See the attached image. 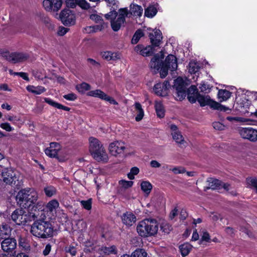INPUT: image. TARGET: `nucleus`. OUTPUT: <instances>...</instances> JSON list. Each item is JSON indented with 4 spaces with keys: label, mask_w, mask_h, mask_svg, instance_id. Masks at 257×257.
<instances>
[{
    "label": "nucleus",
    "mask_w": 257,
    "mask_h": 257,
    "mask_svg": "<svg viewBox=\"0 0 257 257\" xmlns=\"http://www.w3.org/2000/svg\"><path fill=\"white\" fill-rule=\"evenodd\" d=\"M109 7H111V11L105 15L106 19L110 20L111 26L114 31L119 30L124 24L125 17L129 14L127 8H121L118 10V13L116 10L118 8L119 2L117 0H105Z\"/></svg>",
    "instance_id": "nucleus-1"
},
{
    "label": "nucleus",
    "mask_w": 257,
    "mask_h": 257,
    "mask_svg": "<svg viewBox=\"0 0 257 257\" xmlns=\"http://www.w3.org/2000/svg\"><path fill=\"white\" fill-rule=\"evenodd\" d=\"M38 197V192L35 189L26 188L19 191L16 196V199L18 202L25 208L30 207L31 206L36 204V205L33 206V208H37L39 207V210L41 209V214L42 215L44 203L42 201L37 202Z\"/></svg>",
    "instance_id": "nucleus-2"
},
{
    "label": "nucleus",
    "mask_w": 257,
    "mask_h": 257,
    "mask_svg": "<svg viewBox=\"0 0 257 257\" xmlns=\"http://www.w3.org/2000/svg\"><path fill=\"white\" fill-rule=\"evenodd\" d=\"M136 230L139 235L142 237H147L154 236L158 232V224L155 219H144L138 223Z\"/></svg>",
    "instance_id": "nucleus-3"
},
{
    "label": "nucleus",
    "mask_w": 257,
    "mask_h": 257,
    "mask_svg": "<svg viewBox=\"0 0 257 257\" xmlns=\"http://www.w3.org/2000/svg\"><path fill=\"white\" fill-rule=\"evenodd\" d=\"M89 151L93 157L97 161L107 162L108 156L101 143L92 137L89 138Z\"/></svg>",
    "instance_id": "nucleus-4"
},
{
    "label": "nucleus",
    "mask_w": 257,
    "mask_h": 257,
    "mask_svg": "<svg viewBox=\"0 0 257 257\" xmlns=\"http://www.w3.org/2000/svg\"><path fill=\"white\" fill-rule=\"evenodd\" d=\"M31 231L34 236L47 238L52 235L53 229L49 222L39 219L34 222Z\"/></svg>",
    "instance_id": "nucleus-5"
},
{
    "label": "nucleus",
    "mask_w": 257,
    "mask_h": 257,
    "mask_svg": "<svg viewBox=\"0 0 257 257\" xmlns=\"http://www.w3.org/2000/svg\"><path fill=\"white\" fill-rule=\"evenodd\" d=\"M39 215V211H36V209H35V212L32 213H27L23 209H16L12 213L11 217L12 220L17 224L21 225L32 221L38 218Z\"/></svg>",
    "instance_id": "nucleus-6"
},
{
    "label": "nucleus",
    "mask_w": 257,
    "mask_h": 257,
    "mask_svg": "<svg viewBox=\"0 0 257 257\" xmlns=\"http://www.w3.org/2000/svg\"><path fill=\"white\" fill-rule=\"evenodd\" d=\"M197 96V101L201 106L209 105L214 109L219 110L224 112L230 111V109L225 106L221 105L217 102L211 100L208 95H202L199 94Z\"/></svg>",
    "instance_id": "nucleus-7"
},
{
    "label": "nucleus",
    "mask_w": 257,
    "mask_h": 257,
    "mask_svg": "<svg viewBox=\"0 0 257 257\" xmlns=\"http://www.w3.org/2000/svg\"><path fill=\"white\" fill-rule=\"evenodd\" d=\"M3 56L7 60L13 63L23 62L29 58L28 54L23 52H6L3 54Z\"/></svg>",
    "instance_id": "nucleus-8"
},
{
    "label": "nucleus",
    "mask_w": 257,
    "mask_h": 257,
    "mask_svg": "<svg viewBox=\"0 0 257 257\" xmlns=\"http://www.w3.org/2000/svg\"><path fill=\"white\" fill-rule=\"evenodd\" d=\"M125 149V143L119 141H115L109 144L108 148L110 154L116 157L123 154Z\"/></svg>",
    "instance_id": "nucleus-9"
},
{
    "label": "nucleus",
    "mask_w": 257,
    "mask_h": 257,
    "mask_svg": "<svg viewBox=\"0 0 257 257\" xmlns=\"http://www.w3.org/2000/svg\"><path fill=\"white\" fill-rule=\"evenodd\" d=\"M3 181L11 186H19V182L16 176L15 173L12 170L5 168L2 172Z\"/></svg>",
    "instance_id": "nucleus-10"
},
{
    "label": "nucleus",
    "mask_w": 257,
    "mask_h": 257,
    "mask_svg": "<svg viewBox=\"0 0 257 257\" xmlns=\"http://www.w3.org/2000/svg\"><path fill=\"white\" fill-rule=\"evenodd\" d=\"M240 136L251 142L257 141V130L252 127H241L238 130Z\"/></svg>",
    "instance_id": "nucleus-11"
},
{
    "label": "nucleus",
    "mask_w": 257,
    "mask_h": 257,
    "mask_svg": "<svg viewBox=\"0 0 257 257\" xmlns=\"http://www.w3.org/2000/svg\"><path fill=\"white\" fill-rule=\"evenodd\" d=\"M174 87L176 89L177 96L179 100L186 97V89L184 81L181 77H178L174 81Z\"/></svg>",
    "instance_id": "nucleus-12"
},
{
    "label": "nucleus",
    "mask_w": 257,
    "mask_h": 257,
    "mask_svg": "<svg viewBox=\"0 0 257 257\" xmlns=\"http://www.w3.org/2000/svg\"><path fill=\"white\" fill-rule=\"evenodd\" d=\"M59 17L65 25H73L75 21V17L72 12L69 9H64L60 14Z\"/></svg>",
    "instance_id": "nucleus-13"
},
{
    "label": "nucleus",
    "mask_w": 257,
    "mask_h": 257,
    "mask_svg": "<svg viewBox=\"0 0 257 257\" xmlns=\"http://www.w3.org/2000/svg\"><path fill=\"white\" fill-rule=\"evenodd\" d=\"M62 0H44L43 5L48 12H57L62 7Z\"/></svg>",
    "instance_id": "nucleus-14"
},
{
    "label": "nucleus",
    "mask_w": 257,
    "mask_h": 257,
    "mask_svg": "<svg viewBox=\"0 0 257 257\" xmlns=\"http://www.w3.org/2000/svg\"><path fill=\"white\" fill-rule=\"evenodd\" d=\"M16 240L13 238H6L1 242L2 249L7 252L16 253L15 249L16 248Z\"/></svg>",
    "instance_id": "nucleus-15"
},
{
    "label": "nucleus",
    "mask_w": 257,
    "mask_h": 257,
    "mask_svg": "<svg viewBox=\"0 0 257 257\" xmlns=\"http://www.w3.org/2000/svg\"><path fill=\"white\" fill-rule=\"evenodd\" d=\"M170 129L171 131V135L173 140L177 144L180 146H185L186 142L185 141L181 132L178 130L177 126L175 124H171L170 125Z\"/></svg>",
    "instance_id": "nucleus-16"
},
{
    "label": "nucleus",
    "mask_w": 257,
    "mask_h": 257,
    "mask_svg": "<svg viewBox=\"0 0 257 257\" xmlns=\"http://www.w3.org/2000/svg\"><path fill=\"white\" fill-rule=\"evenodd\" d=\"M169 87V82L165 81L163 83H157L155 85L153 90L157 95L165 96L167 95Z\"/></svg>",
    "instance_id": "nucleus-17"
},
{
    "label": "nucleus",
    "mask_w": 257,
    "mask_h": 257,
    "mask_svg": "<svg viewBox=\"0 0 257 257\" xmlns=\"http://www.w3.org/2000/svg\"><path fill=\"white\" fill-rule=\"evenodd\" d=\"M61 150V146L59 143H51L50 147L45 150L47 156L50 158H57L59 151Z\"/></svg>",
    "instance_id": "nucleus-18"
},
{
    "label": "nucleus",
    "mask_w": 257,
    "mask_h": 257,
    "mask_svg": "<svg viewBox=\"0 0 257 257\" xmlns=\"http://www.w3.org/2000/svg\"><path fill=\"white\" fill-rule=\"evenodd\" d=\"M122 223L127 226H132L136 221V216L131 212H126L121 216Z\"/></svg>",
    "instance_id": "nucleus-19"
},
{
    "label": "nucleus",
    "mask_w": 257,
    "mask_h": 257,
    "mask_svg": "<svg viewBox=\"0 0 257 257\" xmlns=\"http://www.w3.org/2000/svg\"><path fill=\"white\" fill-rule=\"evenodd\" d=\"M164 56L162 52H160V54L155 55L151 60L150 63V67L152 69L159 70L161 68L162 59L164 58Z\"/></svg>",
    "instance_id": "nucleus-20"
},
{
    "label": "nucleus",
    "mask_w": 257,
    "mask_h": 257,
    "mask_svg": "<svg viewBox=\"0 0 257 257\" xmlns=\"http://www.w3.org/2000/svg\"><path fill=\"white\" fill-rule=\"evenodd\" d=\"M152 44L155 47L159 46L162 39V33L159 30H156L150 34Z\"/></svg>",
    "instance_id": "nucleus-21"
},
{
    "label": "nucleus",
    "mask_w": 257,
    "mask_h": 257,
    "mask_svg": "<svg viewBox=\"0 0 257 257\" xmlns=\"http://www.w3.org/2000/svg\"><path fill=\"white\" fill-rule=\"evenodd\" d=\"M163 64L172 71L175 70L178 66L177 59L173 55H168Z\"/></svg>",
    "instance_id": "nucleus-22"
},
{
    "label": "nucleus",
    "mask_w": 257,
    "mask_h": 257,
    "mask_svg": "<svg viewBox=\"0 0 257 257\" xmlns=\"http://www.w3.org/2000/svg\"><path fill=\"white\" fill-rule=\"evenodd\" d=\"M102 57L107 61H116L120 59L121 55L118 52H112L111 51H105L101 52Z\"/></svg>",
    "instance_id": "nucleus-23"
},
{
    "label": "nucleus",
    "mask_w": 257,
    "mask_h": 257,
    "mask_svg": "<svg viewBox=\"0 0 257 257\" xmlns=\"http://www.w3.org/2000/svg\"><path fill=\"white\" fill-rule=\"evenodd\" d=\"M135 51L143 56H148L152 53V47L151 46L145 47L143 45H138L135 47Z\"/></svg>",
    "instance_id": "nucleus-24"
},
{
    "label": "nucleus",
    "mask_w": 257,
    "mask_h": 257,
    "mask_svg": "<svg viewBox=\"0 0 257 257\" xmlns=\"http://www.w3.org/2000/svg\"><path fill=\"white\" fill-rule=\"evenodd\" d=\"M208 187L207 189L212 190H220L221 189V181L214 178H209L207 179Z\"/></svg>",
    "instance_id": "nucleus-25"
},
{
    "label": "nucleus",
    "mask_w": 257,
    "mask_h": 257,
    "mask_svg": "<svg viewBox=\"0 0 257 257\" xmlns=\"http://www.w3.org/2000/svg\"><path fill=\"white\" fill-rule=\"evenodd\" d=\"M133 182L132 181H126L124 180H120L118 182V184L120 186V187L118 190V194L123 195L124 190L131 187L133 186Z\"/></svg>",
    "instance_id": "nucleus-26"
},
{
    "label": "nucleus",
    "mask_w": 257,
    "mask_h": 257,
    "mask_svg": "<svg viewBox=\"0 0 257 257\" xmlns=\"http://www.w3.org/2000/svg\"><path fill=\"white\" fill-rule=\"evenodd\" d=\"M130 13L133 16L140 17L143 14V8L138 5L132 4L130 5Z\"/></svg>",
    "instance_id": "nucleus-27"
},
{
    "label": "nucleus",
    "mask_w": 257,
    "mask_h": 257,
    "mask_svg": "<svg viewBox=\"0 0 257 257\" xmlns=\"http://www.w3.org/2000/svg\"><path fill=\"white\" fill-rule=\"evenodd\" d=\"M192 246L189 243L186 242L179 246V249L183 257L187 255L192 249Z\"/></svg>",
    "instance_id": "nucleus-28"
},
{
    "label": "nucleus",
    "mask_w": 257,
    "mask_h": 257,
    "mask_svg": "<svg viewBox=\"0 0 257 257\" xmlns=\"http://www.w3.org/2000/svg\"><path fill=\"white\" fill-rule=\"evenodd\" d=\"M135 107L137 113L135 119L137 121H139L143 119L144 115V112L141 104L139 102L135 103Z\"/></svg>",
    "instance_id": "nucleus-29"
},
{
    "label": "nucleus",
    "mask_w": 257,
    "mask_h": 257,
    "mask_svg": "<svg viewBox=\"0 0 257 257\" xmlns=\"http://www.w3.org/2000/svg\"><path fill=\"white\" fill-rule=\"evenodd\" d=\"M27 90L35 94H40L46 91L45 88L41 86L35 87L33 85H29L27 87Z\"/></svg>",
    "instance_id": "nucleus-30"
},
{
    "label": "nucleus",
    "mask_w": 257,
    "mask_h": 257,
    "mask_svg": "<svg viewBox=\"0 0 257 257\" xmlns=\"http://www.w3.org/2000/svg\"><path fill=\"white\" fill-rule=\"evenodd\" d=\"M100 251L102 253L109 255L110 254H115L117 253L116 247L114 245L109 246H102L100 248Z\"/></svg>",
    "instance_id": "nucleus-31"
},
{
    "label": "nucleus",
    "mask_w": 257,
    "mask_h": 257,
    "mask_svg": "<svg viewBox=\"0 0 257 257\" xmlns=\"http://www.w3.org/2000/svg\"><path fill=\"white\" fill-rule=\"evenodd\" d=\"M246 187L254 189L257 191V178L255 177H248L246 179Z\"/></svg>",
    "instance_id": "nucleus-32"
},
{
    "label": "nucleus",
    "mask_w": 257,
    "mask_h": 257,
    "mask_svg": "<svg viewBox=\"0 0 257 257\" xmlns=\"http://www.w3.org/2000/svg\"><path fill=\"white\" fill-rule=\"evenodd\" d=\"M19 245L25 251H27L30 250V245L25 237L21 236L19 237Z\"/></svg>",
    "instance_id": "nucleus-33"
},
{
    "label": "nucleus",
    "mask_w": 257,
    "mask_h": 257,
    "mask_svg": "<svg viewBox=\"0 0 257 257\" xmlns=\"http://www.w3.org/2000/svg\"><path fill=\"white\" fill-rule=\"evenodd\" d=\"M231 96V93L228 90L221 89L218 93V97L220 101H226Z\"/></svg>",
    "instance_id": "nucleus-34"
},
{
    "label": "nucleus",
    "mask_w": 257,
    "mask_h": 257,
    "mask_svg": "<svg viewBox=\"0 0 257 257\" xmlns=\"http://www.w3.org/2000/svg\"><path fill=\"white\" fill-rule=\"evenodd\" d=\"M44 191L46 196L51 197L57 193V189L51 185H48L44 188Z\"/></svg>",
    "instance_id": "nucleus-35"
},
{
    "label": "nucleus",
    "mask_w": 257,
    "mask_h": 257,
    "mask_svg": "<svg viewBox=\"0 0 257 257\" xmlns=\"http://www.w3.org/2000/svg\"><path fill=\"white\" fill-rule=\"evenodd\" d=\"M59 202L56 200H52L47 204L46 208L47 211L51 212L55 211L56 209L59 207Z\"/></svg>",
    "instance_id": "nucleus-36"
},
{
    "label": "nucleus",
    "mask_w": 257,
    "mask_h": 257,
    "mask_svg": "<svg viewBox=\"0 0 257 257\" xmlns=\"http://www.w3.org/2000/svg\"><path fill=\"white\" fill-rule=\"evenodd\" d=\"M87 95L103 99V97L106 96V94L100 89H96L89 91Z\"/></svg>",
    "instance_id": "nucleus-37"
},
{
    "label": "nucleus",
    "mask_w": 257,
    "mask_h": 257,
    "mask_svg": "<svg viewBox=\"0 0 257 257\" xmlns=\"http://www.w3.org/2000/svg\"><path fill=\"white\" fill-rule=\"evenodd\" d=\"M155 109L157 116L160 118H162L165 115V110L162 104L160 102H156Z\"/></svg>",
    "instance_id": "nucleus-38"
},
{
    "label": "nucleus",
    "mask_w": 257,
    "mask_h": 257,
    "mask_svg": "<svg viewBox=\"0 0 257 257\" xmlns=\"http://www.w3.org/2000/svg\"><path fill=\"white\" fill-rule=\"evenodd\" d=\"M200 69L199 64L195 61H191L189 64L188 71L191 74H195Z\"/></svg>",
    "instance_id": "nucleus-39"
},
{
    "label": "nucleus",
    "mask_w": 257,
    "mask_h": 257,
    "mask_svg": "<svg viewBox=\"0 0 257 257\" xmlns=\"http://www.w3.org/2000/svg\"><path fill=\"white\" fill-rule=\"evenodd\" d=\"M157 12V10L154 6H150L145 11V16L148 18H153Z\"/></svg>",
    "instance_id": "nucleus-40"
},
{
    "label": "nucleus",
    "mask_w": 257,
    "mask_h": 257,
    "mask_svg": "<svg viewBox=\"0 0 257 257\" xmlns=\"http://www.w3.org/2000/svg\"><path fill=\"white\" fill-rule=\"evenodd\" d=\"M164 169H168L169 171L173 172L175 174H183L185 172V170L181 167H174L173 168H169L167 165L163 167Z\"/></svg>",
    "instance_id": "nucleus-41"
},
{
    "label": "nucleus",
    "mask_w": 257,
    "mask_h": 257,
    "mask_svg": "<svg viewBox=\"0 0 257 257\" xmlns=\"http://www.w3.org/2000/svg\"><path fill=\"white\" fill-rule=\"evenodd\" d=\"M142 190L146 194L150 193L152 190V186L151 184L148 181H143L141 184Z\"/></svg>",
    "instance_id": "nucleus-42"
},
{
    "label": "nucleus",
    "mask_w": 257,
    "mask_h": 257,
    "mask_svg": "<svg viewBox=\"0 0 257 257\" xmlns=\"http://www.w3.org/2000/svg\"><path fill=\"white\" fill-rule=\"evenodd\" d=\"M144 36V33L142 30H138L133 36L132 39V43L134 44H137L140 38Z\"/></svg>",
    "instance_id": "nucleus-43"
},
{
    "label": "nucleus",
    "mask_w": 257,
    "mask_h": 257,
    "mask_svg": "<svg viewBox=\"0 0 257 257\" xmlns=\"http://www.w3.org/2000/svg\"><path fill=\"white\" fill-rule=\"evenodd\" d=\"M11 228L8 224H3L0 227V236L4 235H8L11 233Z\"/></svg>",
    "instance_id": "nucleus-44"
},
{
    "label": "nucleus",
    "mask_w": 257,
    "mask_h": 257,
    "mask_svg": "<svg viewBox=\"0 0 257 257\" xmlns=\"http://www.w3.org/2000/svg\"><path fill=\"white\" fill-rule=\"evenodd\" d=\"M147 253L143 249H137L132 253V257H147Z\"/></svg>",
    "instance_id": "nucleus-45"
},
{
    "label": "nucleus",
    "mask_w": 257,
    "mask_h": 257,
    "mask_svg": "<svg viewBox=\"0 0 257 257\" xmlns=\"http://www.w3.org/2000/svg\"><path fill=\"white\" fill-rule=\"evenodd\" d=\"M76 88L79 92L83 93L84 91L89 90L90 86L87 83L83 82L80 85H77Z\"/></svg>",
    "instance_id": "nucleus-46"
},
{
    "label": "nucleus",
    "mask_w": 257,
    "mask_h": 257,
    "mask_svg": "<svg viewBox=\"0 0 257 257\" xmlns=\"http://www.w3.org/2000/svg\"><path fill=\"white\" fill-rule=\"evenodd\" d=\"M139 169L138 167H133L129 173L127 174V177L130 180H133L135 178V175L139 173Z\"/></svg>",
    "instance_id": "nucleus-47"
},
{
    "label": "nucleus",
    "mask_w": 257,
    "mask_h": 257,
    "mask_svg": "<svg viewBox=\"0 0 257 257\" xmlns=\"http://www.w3.org/2000/svg\"><path fill=\"white\" fill-rule=\"evenodd\" d=\"M75 2L83 9L87 10L90 8L89 4L85 0H75Z\"/></svg>",
    "instance_id": "nucleus-48"
},
{
    "label": "nucleus",
    "mask_w": 257,
    "mask_h": 257,
    "mask_svg": "<svg viewBox=\"0 0 257 257\" xmlns=\"http://www.w3.org/2000/svg\"><path fill=\"white\" fill-rule=\"evenodd\" d=\"M81 205L83 206L84 208L86 210H89L91 208V200L88 199L87 200H82L80 202Z\"/></svg>",
    "instance_id": "nucleus-49"
},
{
    "label": "nucleus",
    "mask_w": 257,
    "mask_h": 257,
    "mask_svg": "<svg viewBox=\"0 0 257 257\" xmlns=\"http://www.w3.org/2000/svg\"><path fill=\"white\" fill-rule=\"evenodd\" d=\"M91 20L94 21L95 22L101 24L103 23V20L101 16L97 14H92L90 17Z\"/></svg>",
    "instance_id": "nucleus-50"
},
{
    "label": "nucleus",
    "mask_w": 257,
    "mask_h": 257,
    "mask_svg": "<svg viewBox=\"0 0 257 257\" xmlns=\"http://www.w3.org/2000/svg\"><path fill=\"white\" fill-rule=\"evenodd\" d=\"M160 68V76L162 78H164L167 75L169 69L163 63Z\"/></svg>",
    "instance_id": "nucleus-51"
},
{
    "label": "nucleus",
    "mask_w": 257,
    "mask_h": 257,
    "mask_svg": "<svg viewBox=\"0 0 257 257\" xmlns=\"http://www.w3.org/2000/svg\"><path fill=\"white\" fill-rule=\"evenodd\" d=\"M213 127L214 129L218 131L224 130L225 126L220 122H214L212 124Z\"/></svg>",
    "instance_id": "nucleus-52"
},
{
    "label": "nucleus",
    "mask_w": 257,
    "mask_h": 257,
    "mask_svg": "<svg viewBox=\"0 0 257 257\" xmlns=\"http://www.w3.org/2000/svg\"><path fill=\"white\" fill-rule=\"evenodd\" d=\"M0 127L7 132H11L14 130V128L12 127L10 123L8 122L1 123L0 124Z\"/></svg>",
    "instance_id": "nucleus-53"
},
{
    "label": "nucleus",
    "mask_w": 257,
    "mask_h": 257,
    "mask_svg": "<svg viewBox=\"0 0 257 257\" xmlns=\"http://www.w3.org/2000/svg\"><path fill=\"white\" fill-rule=\"evenodd\" d=\"M206 242H210V237L209 233L207 232H204L201 236V239L200 241V244H201L203 241Z\"/></svg>",
    "instance_id": "nucleus-54"
},
{
    "label": "nucleus",
    "mask_w": 257,
    "mask_h": 257,
    "mask_svg": "<svg viewBox=\"0 0 257 257\" xmlns=\"http://www.w3.org/2000/svg\"><path fill=\"white\" fill-rule=\"evenodd\" d=\"M85 29L88 33L96 32V31L101 30L98 26L87 27Z\"/></svg>",
    "instance_id": "nucleus-55"
},
{
    "label": "nucleus",
    "mask_w": 257,
    "mask_h": 257,
    "mask_svg": "<svg viewBox=\"0 0 257 257\" xmlns=\"http://www.w3.org/2000/svg\"><path fill=\"white\" fill-rule=\"evenodd\" d=\"M65 250L67 252L69 253L73 256L75 255L77 252L76 249L73 246H69L68 247H66Z\"/></svg>",
    "instance_id": "nucleus-56"
},
{
    "label": "nucleus",
    "mask_w": 257,
    "mask_h": 257,
    "mask_svg": "<svg viewBox=\"0 0 257 257\" xmlns=\"http://www.w3.org/2000/svg\"><path fill=\"white\" fill-rule=\"evenodd\" d=\"M44 99L45 102H46L49 105H50L54 107L57 108L58 103L53 101V100H52L51 99L49 98L45 97L44 98Z\"/></svg>",
    "instance_id": "nucleus-57"
},
{
    "label": "nucleus",
    "mask_w": 257,
    "mask_h": 257,
    "mask_svg": "<svg viewBox=\"0 0 257 257\" xmlns=\"http://www.w3.org/2000/svg\"><path fill=\"white\" fill-rule=\"evenodd\" d=\"M188 94H196L198 95L199 93L196 86L195 85H191L188 89Z\"/></svg>",
    "instance_id": "nucleus-58"
},
{
    "label": "nucleus",
    "mask_w": 257,
    "mask_h": 257,
    "mask_svg": "<svg viewBox=\"0 0 257 257\" xmlns=\"http://www.w3.org/2000/svg\"><path fill=\"white\" fill-rule=\"evenodd\" d=\"M103 100H106L112 104H117V102L112 97L108 96L106 94V96L103 97Z\"/></svg>",
    "instance_id": "nucleus-59"
},
{
    "label": "nucleus",
    "mask_w": 257,
    "mask_h": 257,
    "mask_svg": "<svg viewBox=\"0 0 257 257\" xmlns=\"http://www.w3.org/2000/svg\"><path fill=\"white\" fill-rule=\"evenodd\" d=\"M69 29L63 27H60L58 31V34L59 36H63L68 32Z\"/></svg>",
    "instance_id": "nucleus-60"
},
{
    "label": "nucleus",
    "mask_w": 257,
    "mask_h": 257,
    "mask_svg": "<svg viewBox=\"0 0 257 257\" xmlns=\"http://www.w3.org/2000/svg\"><path fill=\"white\" fill-rule=\"evenodd\" d=\"M188 99L191 103H195L197 100V96L196 94H188Z\"/></svg>",
    "instance_id": "nucleus-61"
},
{
    "label": "nucleus",
    "mask_w": 257,
    "mask_h": 257,
    "mask_svg": "<svg viewBox=\"0 0 257 257\" xmlns=\"http://www.w3.org/2000/svg\"><path fill=\"white\" fill-rule=\"evenodd\" d=\"M64 98L67 100L73 101L76 99V96L74 93H69L64 95Z\"/></svg>",
    "instance_id": "nucleus-62"
},
{
    "label": "nucleus",
    "mask_w": 257,
    "mask_h": 257,
    "mask_svg": "<svg viewBox=\"0 0 257 257\" xmlns=\"http://www.w3.org/2000/svg\"><path fill=\"white\" fill-rule=\"evenodd\" d=\"M150 166L153 168H158L161 166V164L156 160H152L150 162Z\"/></svg>",
    "instance_id": "nucleus-63"
},
{
    "label": "nucleus",
    "mask_w": 257,
    "mask_h": 257,
    "mask_svg": "<svg viewBox=\"0 0 257 257\" xmlns=\"http://www.w3.org/2000/svg\"><path fill=\"white\" fill-rule=\"evenodd\" d=\"M248 96L251 100H257V92H250L248 94Z\"/></svg>",
    "instance_id": "nucleus-64"
}]
</instances>
